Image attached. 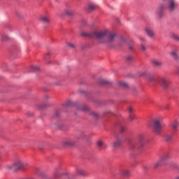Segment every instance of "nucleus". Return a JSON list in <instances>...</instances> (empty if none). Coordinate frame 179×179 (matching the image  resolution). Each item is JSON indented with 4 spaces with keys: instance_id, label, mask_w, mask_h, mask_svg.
<instances>
[{
    "instance_id": "obj_1",
    "label": "nucleus",
    "mask_w": 179,
    "mask_h": 179,
    "mask_svg": "<svg viewBox=\"0 0 179 179\" xmlns=\"http://www.w3.org/2000/svg\"><path fill=\"white\" fill-rule=\"evenodd\" d=\"M94 34L96 36V38L101 40L100 43L102 44L114 43L116 36L114 31H109L108 29H103L98 32H94Z\"/></svg>"
},
{
    "instance_id": "obj_2",
    "label": "nucleus",
    "mask_w": 179,
    "mask_h": 179,
    "mask_svg": "<svg viewBox=\"0 0 179 179\" xmlns=\"http://www.w3.org/2000/svg\"><path fill=\"white\" fill-rule=\"evenodd\" d=\"M152 128L154 132H155L157 135H160V133L162 131L163 125L162 124L159 119L154 120Z\"/></svg>"
},
{
    "instance_id": "obj_3",
    "label": "nucleus",
    "mask_w": 179,
    "mask_h": 179,
    "mask_svg": "<svg viewBox=\"0 0 179 179\" xmlns=\"http://www.w3.org/2000/svg\"><path fill=\"white\" fill-rule=\"evenodd\" d=\"M166 1L167 9L170 10V12H174L176 9H177L178 4L176 0H164Z\"/></svg>"
},
{
    "instance_id": "obj_4",
    "label": "nucleus",
    "mask_w": 179,
    "mask_h": 179,
    "mask_svg": "<svg viewBox=\"0 0 179 179\" xmlns=\"http://www.w3.org/2000/svg\"><path fill=\"white\" fill-rule=\"evenodd\" d=\"M13 165H14V171L22 170V169H26V166H27V164L23 163V162H22V160L20 159H17V161H15Z\"/></svg>"
},
{
    "instance_id": "obj_5",
    "label": "nucleus",
    "mask_w": 179,
    "mask_h": 179,
    "mask_svg": "<svg viewBox=\"0 0 179 179\" xmlns=\"http://www.w3.org/2000/svg\"><path fill=\"white\" fill-rule=\"evenodd\" d=\"M159 84L163 89H167L169 87V85H170V82L169 81V78L162 77L159 80Z\"/></svg>"
},
{
    "instance_id": "obj_6",
    "label": "nucleus",
    "mask_w": 179,
    "mask_h": 179,
    "mask_svg": "<svg viewBox=\"0 0 179 179\" xmlns=\"http://www.w3.org/2000/svg\"><path fill=\"white\" fill-rule=\"evenodd\" d=\"M169 157H170V155L169 154H165L164 155H163L159 160L157 162H155L153 165L154 169H157L159 167H160V166H162V164H163V162L166 160V159H169Z\"/></svg>"
},
{
    "instance_id": "obj_7",
    "label": "nucleus",
    "mask_w": 179,
    "mask_h": 179,
    "mask_svg": "<svg viewBox=\"0 0 179 179\" xmlns=\"http://www.w3.org/2000/svg\"><path fill=\"white\" fill-rule=\"evenodd\" d=\"M138 141L143 146L150 143V138L146 137L145 134H139Z\"/></svg>"
},
{
    "instance_id": "obj_8",
    "label": "nucleus",
    "mask_w": 179,
    "mask_h": 179,
    "mask_svg": "<svg viewBox=\"0 0 179 179\" xmlns=\"http://www.w3.org/2000/svg\"><path fill=\"white\" fill-rule=\"evenodd\" d=\"M169 127L170 129L173 131V132H177L178 131V127H179L178 121L174 120L171 122V123H169Z\"/></svg>"
},
{
    "instance_id": "obj_9",
    "label": "nucleus",
    "mask_w": 179,
    "mask_h": 179,
    "mask_svg": "<svg viewBox=\"0 0 179 179\" xmlns=\"http://www.w3.org/2000/svg\"><path fill=\"white\" fill-rule=\"evenodd\" d=\"M169 55L174 58L176 62H179L178 49H173L169 52Z\"/></svg>"
},
{
    "instance_id": "obj_10",
    "label": "nucleus",
    "mask_w": 179,
    "mask_h": 179,
    "mask_svg": "<svg viewBox=\"0 0 179 179\" xmlns=\"http://www.w3.org/2000/svg\"><path fill=\"white\" fill-rule=\"evenodd\" d=\"M96 148H98L99 150H105V149L107 148V144L102 140H98L96 141Z\"/></svg>"
},
{
    "instance_id": "obj_11",
    "label": "nucleus",
    "mask_w": 179,
    "mask_h": 179,
    "mask_svg": "<svg viewBox=\"0 0 179 179\" xmlns=\"http://www.w3.org/2000/svg\"><path fill=\"white\" fill-rule=\"evenodd\" d=\"M38 20L41 23H43L45 24H48V23H50V16L49 15H41L38 17Z\"/></svg>"
},
{
    "instance_id": "obj_12",
    "label": "nucleus",
    "mask_w": 179,
    "mask_h": 179,
    "mask_svg": "<svg viewBox=\"0 0 179 179\" xmlns=\"http://www.w3.org/2000/svg\"><path fill=\"white\" fill-rule=\"evenodd\" d=\"M121 143H122V137L117 136L116 138V141L112 143V146L113 148H120V146H121Z\"/></svg>"
},
{
    "instance_id": "obj_13",
    "label": "nucleus",
    "mask_w": 179,
    "mask_h": 179,
    "mask_svg": "<svg viewBox=\"0 0 179 179\" xmlns=\"http://www.w3.org/2000/svg\"><path fill=\"white\" fill-rule=\"evenodd\" d=\"M164 7L163 6H159L156 11V15L157 17H162L164 15Z\"/></svg>"
},
{
    "instance_id": "obj_14",
    "label": "nucleus",
    "mask_w": 179,
    "mask_h": 179,
    "mask_svg": "<svg viewBox=\"0 0 179 179\" xmlns=\"http://www.w3.org/2000/svg\"><path fill=\"white\" fill-rule=\"evenodd\" d=\"M145 31L147 36L150 38H153V37H155V31H153L152 28L147 27L145 29Z\"/></svg>"
},
{
    "instance_id": "obj_15",
    "label": "nucleus",
    "mask_w": 179,
    "mask_h": 179,
    "mask_svg": "<svg viewBox=\"0 0 179 179\" xmlns=\"http://www.w3.org/2000/svg\"><path fill=\"white\" fill-rule=\"evenodd\" d=\"M64 146H73L75 145V141L69 138L63 141Z\"/></svg>"
},
{
    "instance_id": "obj_16",
    "label": "nucleus",
    "mask_w": 179,
    "mask_h": 179,
    "mask_svg": "<svg viewBox=\"0 0 179 179\" xmlns=\"http://www.w3.org/2000/svg\"><path fill=\"white\" fill-rule=\"evenodd\" d=\"M94 33H99V31H94L90 32V33L82 32L81 36H84L85 37H95V38H96V35L94 34Z\"/></svg>"
},
{
    "instance_id": "obj_17",
    "label": "nucleus",
    "mask_w": 179,
    "mask_h": 179,
    "mask_svg": "<svg viewBox=\"0 0 179 179\" xmlns=\"http://www.w3.org/2000/svg\"><path fill=\"white\" fill-rule=\"evenodd\" d=\"M151 63L153 65V66H162L163 65V63L161 61H159L156 59H152L151 60Z\"/></svg>"
},
{
    "instance_id": "obj_18",
    "label": "nucleus",
    "mask_w": 179,
    "mask_h": 179,
    "mask_svg": "<svg viewBox=\"0 0 179 179\" xmlns=\"http://www.w3.org/2000/svg\"><path fill=\"white\" fill-rule=\"evenodd\" d=\"M140 75L141 76H145L150 82H153L155 80V78L150 73H142Z\"/></svg>"
},
{
    "instance_id": "obj_19",
    "label": "nucleus",
    "mask_w": 179,
    "mask_h": 179,
    "mask_svg": "<svg viewBox=\"0 0 179 179\" xmlns=\"http://www.w3.org/2000/svg\"><path fill=\"white\" fill-rule=\"evenodd\" d=\"M122 176L124 177H129L131 176V173L129 172V170L128 169H124L121 171Z\"/></svg>"
},
{
    "instance_id": "obj_20",
    "label": "nucleus",
    "mask_w": 179,
    "mask_h": 179,
    "mask_svg": "<svg viewBox=\"0 0 179 179\" xmlns=\"http://www.w3.org/2000/svg\"><path fill=\"white\" fill-rule=\"evenodd\" d=\"M125 43H127V39L124 37H122L119 40L118 45H120L121 47V46L124 45V44H125Z\"/></svg>"
},
{
    "instance_id": "obj_21",
    "label": "nucleus",
    "mask_w": 179,
    "mask_h": 179,
    "mask_svg": "<svg viewBox=\"0 0 179 179\" xmlns=\"http://www.w3.org/2000/svg\"><path fill=\"white\" fill-rule=\"evenodd\" d=\"M170 38H172V40H174L175 41H179V36L176 34H171Z\"/></svg>"
},
{
    "instance_id": "obj_22",
    "label": "nucleus",
    "mask_w": 179,
    "mask_h": 179,
    "mask_svg": "<svg viewBox=\"0 0 179 179\" xmlns=\"http://www.w3.org/2000/svg\"><path fill=\"white\" fill-rule=\"evenodd\" d=\"M6 170H12L13 171H15V166L13 164L6 165L5 167Z\"/></svg>"
},
{
    "instance_id": "obj_23",
    "label": "nucleus",
    "mask_w": 179,
    "mask_h": 179,
    "mask_svg": "<svg viewBox=\"0 0 179 179\" xmlns=\"http://www.w3.org/2000/svg\"><path fill=\"white\" fill-rule=\"evenodd\" d=\"M65 15H67L68 16H72L73 15V12L71 9H66L64 10Z\"/></svg>"
},
{
    "instance_id": "obj_24",
    "label": "nucleus",
    "mask_w": 179,
    "mask_h": 179,
    "mask_svg": "<svg viewBox=\"0 0 179 179\" xmlns=\"http://www.w3.org/2000/svg\"><path fill=\"white\" fill-rule=\"evenodd\" d=\"M171 139H173V136H171L170 134H166L165 136V141L166 142H170L171 141Z\"/></svg>"
},
{
    "instance_id": "obj_25",
    "label": "nucleus",
    "mask_w": 179,
    "mask_h": 179,
    "mask_svg": "<svg viewBox=\"0 0 179 179\" xmlns=\"http://www.w3.org/2000/svg\"><path fill=\"white\" fill-rule=\"evenodd\" d=\"M118 85L119 86H122V87H125V88L128 87V84L122 81L119 82Z\"/></svg>"
},
{
    "instance_id": "obj_26",
    "label": "nucleus",
    "mask_w": 179,
    "mask_h": 179,
    "mask_svg": "<svg viewBox=\"0 0 179 179\" xmlns=\"http://www.w3.org/2000/svg\"><path fill=\"white\" fill-rule=\"evenodd\" d=\"M80 110H82L83 111H90V108H89V106H83L80 107Z\"/></svg>"
},
{
    "instance_id": "obj_27",
    "label": "nucleus",
    "mask_w": 179,
    "mask_h": 179,
    "mask_svg": "<svg viewBox=\"0 0 179 179\" xmlns=\"http://www.w3.org/2000/svg\"><path fill=\"white\" fill-rule=\"evenodd\" d=\"M140 50L142 52H145L146 51V45H145V44H141L140 46Z\"/></svg>"
},
{
    "instance_id": "obj_28",
    "label": "nucleus",
    "mask_w": 179,
    "mask_h": 179,
    "mask_svg": "<svg viewBox=\"0 0 179 179\" xmlns=\"http://www.w3.org/2000/svg\"><path fill=\"white\" fill-rule=\"evenodd\" d=\"M77 174L78 176H85V171H83V169H78Z\"/></svg>"
},
{
    "instance_id": "obj_29",
    "label": "nucleus",
    "mask_w": 179,
    "mask_h": 179,
    "mask_svg": "<svg viewBox=\"0 0 179 179\" xmlns=\"http://www.w3.org/2000/svg\"><path fill=\"white\" fill-rule=\"evenodd\" d=\"M89 10H94V9H96V5L91 3L89 5L88 7Z\"/></svg>"
},
{
    "instance_id": "obj_30",
    "label": "nucleus",
    "mask_w": 179,
    "mask_h": 179,
    "mask_svg": "<svg viewBox=\"0 0 179 179\" xmlns=\"http://www.w3.org/2000/svg\"><path fill=\"white\" fill-rule=\"evenodd\" d=\"M134 120H135V115L134 113H131L129 116V121H134Z\"/></svg>"
},
{
    "instance_id": "obj_31",
    "label": "nucleus",
    "mask_w": 179,
    "mask_h": 179,
    "mask_svg": "<svg viewBox=\"0 0 179 179\" xmlns=\"http://www.w3.org/2000/svg\"><path fill=\"white\" fill-rule=\"evenodd\" d=\"M128 48L129 51H134V43L128 44Z\"/></svg>"
},
{
    "instance_id": "obj_32",
    "label": "nucleus",
    "mask_w": 179,
    "mask_h": 179,
    "mask_svg": "<svg viewBox=\"0 0 179 179\" xmlns=\"http://www.w3.org/2000/svg\"><path fill=\"white\" fill-rule=\"evenodd\" d=\"M127 111L130 113V114H134V108L132 107H129L127 108Z\"/></svg>"
},
{
    "instance_id": "obj_33",
    "label": "nucleus",
    "mask_w": 179,
    "mask_h": 179,
    "mask_svg": "<svg viewBox=\"0 0 179 179\" xmlns=\"http://www.w3.org/2000/svg\"><path fill=\"white\" fill-rule=\"evenodd\" d=\"M64 106H65L66 107H69V106H72V101H67V102L64 104Z\"/></svg>"
},
{
    "instance_id": "obj_34",
    "label": "nucleus",
    "mask_w": 179,
    "mask_h": 179,
    "mask_svg": "<svg viewBox=\"0 0 179 179\" xmlns=\"http://www.w3.org/2000/svg\"><path fill=\"white\" fill-rule=\"evenodd\" d=\"M126 59L127 61H132V59H134V57L128 55L126 57Z\"/></svg>"
},
{
    "instance_id": "obj_35",
    "label": "nucleus",
    "mask_w": 179,
    "mask_h": 179,
    "mask_svg": "<svg viewBox=\"0 0 179 179\" xmlns=\"http://www.w3.org/2000/svg\"><path fill=\"white\" fill-rule=\"evenodd\" d=\"M31 71H40V68L38 66H33L31 67Z\"/></svg>"
},
{
    "instance_id": "obj_36",
    "label": "nucleus",
    "mask_w": 179,
    "mask_h": 179,
    "mask_svg": "<svg viewBox=\"0 0 179 179\" xmlns=\"http://www.w3.org/2000/svg\"><path fill=\"white\" fill-rule=\"evenodd\" d=\"M135 145H136V143H134V142L130 143V144H129V148H130V149H134V148H135Z\"/></svg>"
},
{
    "instance_id": "obj_37",
    "label": "nucleus",
    "mask_w": 179,
    "mask_h": 179,
    "mask_svg": "<svg viewBox=\"0 0 179 179\" xmlns=\"http://www.w3.org/2000/svg\"><path fill=\"white\" fill-rule=\"evenodd\" d=\"M50 57H51V53L48 52L45 56V59H50Z\"/></svg>"
},
{
    "instance_id": "obj_38",
    "label": "nucleus",
    "mask_w": 179,
    "mask_h": 179,
    "mask_svg": "<svg viewBox=\"0 0 179 179\" xmlns=\"http://www.w3.org/2000/svg\"><path fill=\"white\" fill-rule=\"evenodd\" d=\"M67 45L69 48H75V45L73 43H68Z\"/></svg>"
},
{
    "instance_id": "obj_39",
    "label": "nucleus",
    "mask_w": 179,
    "mask_h": 179,
    "mask_svg": "<svg viewBox=\"0 0 179 179\" xmlns=\"http://www.w3.org/2000/svg\"><path fill=\"white\" fill-rule=\"evenodd\" d=\"M90 114H91V115H93L94 117H97V115H99V114H97V113H96V112H91Z\"/></svg>"
},
{
    "instance_id": "obj_40",
    "label": "nucleus",
    "mask_w": 179,
    "mask_h": 179,
    "mask_svg": "<svg viewBox=\"0 0 179 179\" xmlns=\"http://www.w3.org/2000/svg\"><path fill=\"white\" fill-rule=\"evenodd\" d=\"M55 115H56V117H58V115H59V112L58 111L55 112Z\"/></svg>"
},
{
    "instance_id": "obj_41",
    "label": "nucleus",
    "mask_w": 179,
    "mask_h": 179,
    "mask_svg": "<svg viewBox=\"0 0 179 179\" xmlns=\"http://www.w3.org/2000/svg\"><path fill=\"white\" fill-rule=\"evenodd\" d=\"M3 40H9V37L4 36Z\"/></svg>"
},
{
    "instance_id": "obj_42",
    "label": "nucleus",
    "mask_w": 179,
    "mask_h": 179,
    "mask_svg": "<svg viewBox=\"0 0 179 179\" xmlns=\"http://www.w3.org/2000/svg\"><path fill=\"white\" fill-rule=\"evenodd\" d=\"M125 131V128L124 127H121V132H124Z\"/></svg>"
},
{
    "instance_id": "obj_43",
    "label": "nucleus",
    "mask_w": 179,
    "mask_h": 179,
    "mask_svg": "<svg viewBox=\"0 0 179 179\" xmlns=\"http://www.w3.org/2000/svg\"><path fill=\"white\" fill-rule=\"evenodd\" d=\"M85 136H86V135L85 134V133H83V135L81 136V138L83 139V138H85Z\"/></svg>"
},
{
    "instance_id": "obj_44",
    "label": "nucleus",
    "mask_w": 179,
    "mask_h": 179,
    "mask_svg": "<svg viewBox=\"0 0 179 179\" xmlns=\"http://www.w3.org/2000/svg\"><path fill=\"white\" fill-rule=\"evenodd\" d=\"M140 40H141L142 41H145V38H141Z\"/></svg>"
},
{
    "instance_id": "obj_45",
    "label": "nucleus",
    "mask_w": 179,
    "mask_h": 179,
    "mask_svg": "<svg viewBox=\"0 0 179 179\" xmlns=\"http://www.w3.org/2000/svg\"><path fill=\"white\" fill-rule=\"evenodd\" d=\"M27 115H31V113L30 112H28Z\"/></svg>"
},
{
    "instance_id": "obj_46",
    "label": "nucleus",
    "mask_w": 179,
    "mask_h": 179,
    "mask_svg": "<svg viewBox=\"0 0 179 179\" xmlns=\"http://www.w3.org/2000/svg\"><path fill=\"white\" fill-rule=\"evenodd\" d=\"M174 179H179V176H176Z\"/></svg>"
},
{
    "instance_id": "obj_47",
    "label": "nucleus",
    "mask_w": 179,
    "mask_h": 179,
    "mask_svg": "<svg viewBox=\"0 0 179 179\" xmlns=\"http://www.w3.org/2000/svg\"><path fill=\"white\" fill-rule=\"evenodd\" d=\"M165 108L167 110L169 108V106H166V107H165Z\"/></svg>"
},
{
    "instance_id": "obj_48",
    "label": "nucleus",
    "mask_w": 179,
    "mask_h": 179,
    "mask_svg": "<svg viewBox=\"0 0 179 179\" xmlns=\"http://www.w3.org/2000/svg\"><path fill=\"white\" fill-rule=\"evenodd\" d=\"M56 1V2H58V0H55Z\"/></svg>"
},
{
    "instance_id": "obj_49",
    "label": "nucleus",
    "mask_w": 179,
    "mask_h": 179,
    "mask_svg": "<svg viewBox=\"0 0 179 179\" xmlns=\"http://www.w3.org/2000/svg\"><path fill=\"white\" fill-rule=\"evenodd\" d=\"M0 159H1V155H0Z\"/></svg>"
}]
</instances>
